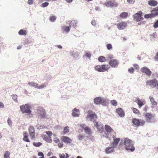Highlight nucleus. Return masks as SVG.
<instances>
[{
	"mask_svg": "<svg viewBox=\"0 0 158 158\" xmlns=\"http://www.w3.org/2000/svg\"><path fill=\"white\" fill-rule=\"evenodd\" d=\"M13 100L15 102L17 101V96L16 94H13L11 96Z\"/></svg>",
	"mask_w": 158,
	"mask_h": 158,
	"instance_id": "obj_43",
	"label": "nucleus"
},
{
	"mask_svg": "<svg viewBox=\"0 0 158 158\" xmlns=\"http://www.w3.org/2000/svg\"><path fill=\"white\" fill-rule=\"evenodd\" d=\"M127 1L129 3H133L135 2L134 0H127Z\"/></svg>",
	"mask_w": 158,
	"mask_h": 158,
	"instance_id": "obj_61",
	"label": "nucleus"
},
{
	"mask_svg": "<svg viewBox=\"0 0 158 158\" xmlns=\"http://www.w3.org/2000/svg\"><path fill=\"white\" fill-rule=\"evenodd\" d=\"M53 140L56 143H58L60 141L59 139L57 137L54 138L53 139Z\"/></svg>",
	"mask_w": 158,
	"mask_h": 158,
	"instance_id": "obj_50",
	"label": "nucleus"
},
{
	"mask_svg": "<svg viewBox=\"0 0 158 158\" xmlns=\"http://www.w3.org/2000/svg\"><path fill=\"white\" fill-rule=\"evenodd\" d=\"M46 133L48 136L50 137L52 136V133L49 131H46Z\"/></svg>",
	"mask_w": 158,
	"mask_h": 158,
	"instance_id": "obj_48",
	"label": "nucleus"
},
{
	"mask_svg": "<svg viewBox=\"0 0 158 158\" xmlns=\"http://www.w3.org/2000/svg\"><path fill=\"white\" fill-rule=\"evenodd\" d=\"M60 158H69V156L68 154L66 153L64 154H60L59 155Z\"/></svg>",
	"mask_w": 158,
	"mask_h": 158,
	"instance_id": "obj_32",
	"label": "nucleus"
},
{
	"mask_svg": "<svg viewBox=\"0 0 158 158\" xmlns=\"http://www.w3.org/2000/svg\"><path fill=\"white\" fill-rule=\"evenodd\" d=\"M142 13L139 12V13H136L134 15V18L135 20L137 21H140L143 20V18L142 17Z\"/></svg>",
	"mask_w": 158,
	"mask_h": 158,
	"instance_id": "obj_9",
	"label": "nucleus"
},
{
	"mask_svg": "<svg viewBox=\"0 0 158 158\" xmlns=\"http://www.w3.org/2000/svg\"><path fill=\"white\" fill-rule=\"evenodd\" d=\"M113 141L112 142V145L113 147H114L117 146L118 143L120 140V138H116L114 135H113L112 137Z\"/></svg>",
	"mask_w": 158,
	"mask_h": 158,
	"instance_id": "obj_17",
	"label": "nucleus"
},
{
	"mask_svg": "<svg viewBox=\"0 0 158 158\" xmlns=\"http://www.w3.org/2000/svg\"><path fill=\"white\" fill-rule=\"evenodd\" d=\"M134 71V69L132 67H131L128 70V72L131 73H133Z\"/></svg>",
	"mask_w": 158,
	"mask_h": 158,
	"instance_id": "obj_47",
	"label": "nucleus"
},
{
	"mask_svg": "<svg viewBox=\"0 0 158 158\" xmlns=\"http://www.w3.org/2000/svg\"><path fill=\"white\" fill-rule=\"evenodd\" d=\"M154 16L157 15H158V6L155 8L153 10H152L151 11Z\"/></svg>",
	"mask_w": 158,
	"mask_h": 158,
	"instance_id": "obj_25",
	"label": "nucleus"
},
{
	"mask_svg": "<svg viewBox=\"0 0 158 158\" xmlns=\"http://www.w3.org/2000/svg\"><path fill=\"white\" fill-rule=\"evenodd\" d=\"M148 3L150 6H155L157 5L158 2L155 0H150L148 1Z\"/></svg>",
	"mask_w": 158,
	"mask_h": 158,
	"instance_id": "obj_23",
	"label": "nucleus"
},
{
	"mask_svg": "<svg viewBox=\"0 0 158 158\" xmlns=\"http://www.w3.org/2000/svg\"><path fill=\"white\" fill-rule=\"evenodd\" d=\"M124 144L126 150H129L131 152H133L135 150V148L133 146V141L128 138L124 139Z\"/></svg>",
	"mask_w": 158,
	"mask_h": 158,
	"instance_id": "obj_1",
	"label": "nucleus"
},
{
	"mask_svg": "<svg viewBox=\"0 0 158 158\" xmlns=\"http://www.w3.org/2000/svg\"><path fill=\"white\" fill-rule=\"evenodd\" d=\"M132 111L135 114H140V113L138 110L135 108H132Z\"/></svg>",
	"mask_w": 158,
	"mask_h": 158,
	"instance_id": "obj_36",
	"label": "nucleus"
},
{
	"mask_svg": "<svg viewBox=\"0 0 158 158\" xmlns=\"http://www.w3.org/2000/svg\"><path fill=\"white\" fill-rule=\"evenodd\" d=\"M158 81L156 79L153 80H149L146 81L147 84L153 86V87H156V85H157Z\"/></svg>",
	"mask_w": 158,
	"mask_h": 158,
	"instance_id": "obj_10",
	"label": "nucleus"
},
{
	"mask_svg": "<svg viewBox=\"0 0 158 158\" xmlns=\"http://www.w3.org/2000/svg\"><path fill=\"white\" fill-rule=\"evenodd\" d=\"M110 103L112 105L114 106H116L117 105V103L116 101L114 100H113L110 101Z\"/></svg>",
	"mask_w": 158,
	"mask_h": 158,
	"instance_id": "obj_42",
	"label": "nucleus"
},
{
	"mask_svg": "<svg viewBox=\"0 0 158 158\" xmlns=\"http://www.w3.org/2000/svg\"><path fill=\"white\" fill-rule=\"evenodd\" d=\"M61 139L66 143H70L72 141V140L71 139L66 136H62Z\"/></svg>",
	"mask_w": 158,
	"mask_h": 158,
	"instance_id": "obj_19",
	"label": "nucleus"
},
{
	"mask_svg": "<svg viewBox=\"0 0 158 158\" xmlns=\"http://www.w3.org/2000/svg\"><path fill=\"white\" fill-rule=\"evenodd\" d=\"M106 99L105 98L100 97H97L94 99V102L96 104H100L106 102Z\"/></svg>",
	"mask_w": 158,
	"mask_h": 158,
	"instance_id": "obj_6",
	"label": "nucleus"
},
{
	"mask_svg": "<svg viewBox=\"0 0 158 158\" xmlns=\"http://www.w3.org/2000/svg\"><path fill=\"white\" fill-rule=\"evenodd\" d=\"M52 154V153L51 152H48V153L47 154V156H51Z\"/></svg>",
	"mask_w": 158,
	"mask_h": 158,
	"instance_id": "obj_64",
	"label": "nucleus"
},
{
	"mask_svg": "<svg viewBox=\"0 0 158 158\" xmlns=\"http://www.w3.org/2000/svg\"><path fill=\"white\" fill-rule=\"evenodd\" d=\"M149 98L150 99V101L151 102V103L152 105H156L157 104V103L154 101V100L152 97L150 96L149 97Z\"/></svg>",
	"mask_w": 158,
	"mask_h": 158,
	"instance_id": "obj_29",
	"label": "nucleus"
},
{
	"mask_svg": "<svg viewBox=\"0 0 158 158\" xmlns=\"http://www.w3.org/2000/svg\"><path fill=\"white\" fill-rule=\"evenodd\" d=\"M117 26L119 30H123L126 28L127 23L126 22H121L118 23Z\"/></svg>",
	"mask_w": 158,
	"mask_h": 158,
	"instance_id": "obj_7",
	"label": "nucleus"
},
{
	"mask_svg": "<svg viewBox=\"0 0 158 158\" xmlns=\"http://www.w3.org/2000/svg\"><path fill=\"white\" fill-rule=\"evenodd\" d=\"M98 60L101 62H103L106 61V58L103 56H100L98 58Z\"/></svg>",
	"mask_w": 158,
	"mask_h": 158,
	"instance_id": "obj_30",
	"label": "nucleus"
},
{
	"mask_svg": "<svg viewBox=\"0 0 158 158\" xmlns=\"http://www.w3.org/2000/svg\"><path fill=\"white\" fill-rule=\"evenodd\" d=\"M128 14L126 12H123L121 13L120 15V17L122 18H126L128 16Z\"/></svg>",
	"mask_w": 158,
	"mask_h": 158,
	"instance_id": "obj_27",
	"label": "nucleus"
},
{
	"mask_svg": "<svg viewBox=\"0 0 158 158\" xmlns=\"http://www.w3.org/2000/svg\"><path fill=\"white\" fill-rule=\"evenodd\" d=\"M145 21H143V22H139V23H138V25H141L142 24H145Z\"/></svg>",
	"mask_w": 158,
	"mask_h": 158,
	"instance_id": "obj_62",
	"label": "nucleus"
},
{
	"mask_svg": "<svg viewBox=\"0 0 158 158\" xmlns=\"http://www.w3.org/2000/svg\"><path fill=\"white\" fill-rule=\"evenodd\" d=\"M7 123L10 126H11L12 123L11 121L10 118H8L7 120Z\"/></svg>",
	"mask_w": 158,
	"mask_h": 158,
	"instance_id": "obj_51",
	"label": "nucleus"
},
{
	"mask_svg": "<svg viewBox=\"0 0 158 158\" xmlns=\"http://www.w3.org/2000/svg\"><path fill=\"white\" fill-rule=\"evenodd\" d=\"M142 73H145L147 75L150 76L152 74V72L150 70L146 67L142 68L141 69Z\"/></svg>",
	"mask_w": 158,
	"mask_h": 158,
	"instance_id": "obj_11",
	"label": "nucleus"
},
{
	"mask_svg": "<svg viewBox=\"0 0 158 158\" xmlns=\"http://www.w3.org/2000/svg\"><path fill=\"white\" fill-rule=\"evenodd\" d=\"M72 115L74 117H78L79 115V110L75 108L73 110Z\"/></svg>",
	"mask_w": 158,
	"mask_h": 158,
	"instance_id": "obj_21",
	"label": "nucleus"
},
{
	"mask_svg": "<svg viewBox=\"0 0 158 158\" xmlns=\"http://www.w3.org/2000/svg\"><path fill=\"white\" fill-rule=\"evenodd\" d=\"M48 5H49V3L48 2H44L42 4V7H46L47 6H48Z\"/></svg>",
	"mask_w": 158,
	"mask_h": 158,
	"instance_id": "obj_49",
	"label": "nucleus"
},
{
	"mask_svg": "<svg viewBox=\"0 0 158 158\" xmlns=\"http://www.w3.org/2000/svg\"><path fill=\"white\" fill-rule=\"evenodd\" d=\"M69 127L68 126H66L64 127L63 132L64 134L68 133L69 132Z\"/></svg>",
	"mask_w": 158,
	"mask_h": 158,
	"instance_id": "obj_35",
	"label": "nucleus"
},
{
	"mask_svg": "<svg viewBox=\"0 0 158 158\" xmlns=\"http://www.w3.org/2000/svg\"><path fill=\"white\" fill-rule=\"evenodd\" d=\"M28 84L31 87H34L38 89H42L46 87V85H44L38 86V85L37 84L33 82L28 83Z\"/></svg>",
	"mask_w": 158,
	"mask_h": 158,
	"instance_id": "obj_14",
	"label": "nucleus"
},
{
	"mask_svg": "<svg viewBox=\"0 0 158 158\" xmlns=\"http://www.w3.org/2000/svg\"><path fill=\"white\" fill-rule=\"evenodd\" d=\"M114 147H107L105 149V152L106 153L108 154L113 152L114 151Z\"/></svg>",
	"mask_w": 158,
	"mask_h": 158,
	"instance_id": "obj_22",
	"label": "nucleus"
},
{
	"mask_svg": "<svg viewBox=\"0 0 158 158\" xmlns=\"http://www.w3.org/2000/svg\"><path fill=\"white\" fill-rule=\"evenodd\" d=\"M106 47L108 49H110L112 48V46L110 44H108L107 45Z\"/></svg>",
	"mask_w": 158,
	"mask_h": 158,
	"instance_id": "obj_54",
	"label": "nucleus"
},
{
	"mask_svg": "<svg viewBox=\"0 0 158 158\" xmlns=\"http://www.w3.org/2000/svg\"><path fill=\"white\" fill-rule=\"evenodd\" d=\"M20 107L21 111L23 113L30 114L31 112V111L30 110L31 107L28 104L22 105L20 106Z\"/></svg>",
	"mask_w": 158,
	"mask_h": 158,
	"instance_id": "obj_3",
	"label": "nucleus"
},
{
	"mask_svg": "<svg viewBox=\"0 0 158 158\" xmlns=\"http://www.w3.org/2000/svg\"><path fill=\"white\" fill-rule=\"evenodd\" d=\"M84 130L85 131L88 133L90 134L91 133L90 128L88 127H85L84 128Z\"/></svg>",
	"mask_w": 158,
	"mask_h": 158,
	"instance_id": "obj_38",
	"label": "nucleus"
},
{
	"mask_svg": "<svg viewBox=\"0 0 158 158\" xmlns=\"http://www.w3.org/2000/svg\"><path fill=\"white\" fill-rule=\"evenodd\" d=\"M39 114H40V116L42 118H44L45 117V110L43 109H41L39 111Z\"/></svg>",
	"mask_w": 158,
	"mask_h": 158,
	"instance_id": "obj_24",
	"label": "nucleus"
},
{
	"mask_svg": "<svg viewBox=\"0 0 158 158\" xmlns=\"http://www.w3.org/2000/svg\"><path fill=\"white\" fill-rule=\"evenodd\" d=\"M38 155L40 157V158H44L43 153L42 152H38Z\"/></svg>",
	"mask_w": 158,
	"mask_h": 158,
	"instance_id": "obj_46",
	"label": "nucleus"
},
{
	"mask_svg": "<svg viewBox=\"0 0 158 158\" xmlns=\"http://www.w3.org/2000/svg\"><path fill=\"white\" fill-rule=\"evenodd\" d=\"M4 107V104L1 102H0V108H3Z\"/></svg>",
	"mask_w": 158,
	"mask_h": 158,
	"instance_id": "obj_57",
	"label": "nucleus"
},
{
	"mask_svg": "<svg viewBox=\"0 0 158 158\" xmlns=\"http://www.w3.org/2000/svg\"><path fill=\"white\" fill-rule=\"evenodd\" d=\"M133 65L135 69H139V65L137 64H133Z\"/></svg>",
	"mask_w": 158,
	"mask_h": 158,
	"instance_id": "obj_53",
	"label": "nucleus"
},
{
	"mask_svg": "<svg viewBox=\"0 0 158 158\" xmlns=\"http://www.w3.org/2000/svg\"><path fill=\"white\" fill-rule=\"evenodd\" d=\"M144 116L146 118V121L147 122H151L152 121L154 117V115L149 113H144Z\"/></svg>",
	"mask_w": 158,
	"mask_h": 158,
	"instance_id": "obj_5",
	"label": "nucleus"
},
{
	"mask_svg": "<svg viewBox=\"0 0 158 158\" xmlns=\"http://www.w3.org/2000/svg\"><path fill=\"white\" fill-rule=\"evenodd\" d=\"M132 122L133 123L132 125L135 127L143 126L145 123V122L144 120L136 118L132 119Z\"/></svg>",
	"mask_w": 158,
	"mask_h": 158,
	"instance_id": "obj_4",
	"label": "nucleus"
},
{
	"mask_svg": "<svg viewBox=\"0 0 158 158\" xmlns=\"http://www.w3.org/2000/svg\"><path fill=\"white\" fill-rule=\"evenodd\" d=\"M104 4L107 7H117L118 6L117 3L113 1H108L104 3Z\"/></svg>",
	"mask_w": 158,
	"mask_h": 158,
	"instance_id": "obj_8",
	"label": "nucleus"
},
{
	"mask_svg": "<svg viewBox=\"0 0 158 158\" xmlns=\"http://www.w3.org/2000/svg\"><path fill=\"white\" fill-rule=\"evenodd\" d=\"M109 66L107 64H102L101 65H98L95 66V70L99 72H104L107 71L110 69Z\"/></svg>",
	"mask_w": 158,
	"mask_h": 158,
	"instance_id": "obj_2",
	"label": "nucleus"
},
{
	"mask_svg": "<svg viewBox=\"0 0 158 158\" xmlns=\"http://www.w3.org/2000/svg\"><path fill=\"white\" fill-rule=\"evenodd\" d=\"M135 102L138 104L139 108H140L145 103L144 100H141L139 98H137L135 100Z\"/></svg>",
	"mask_w": 158,
	"mask_h": 158,
	"instance_id": "obj_15",
	"label": "nucleus"
},
{
	"mask_svg": "<svg viewBox=\"0 0 158 158\" xmlns=\"http://www.w3.org/2000/svg\"><path fill=\"white\" fill-rule=\"evenodd\" d=\"M91 24L94 26H95L96 25V21L95 20H92L91 22Z\"/></svg>",
	"mask_w": 158,
	"mask_h": 158,
	"instance_id": "obj_59",
	"label": "nucleus"
},
{
	"mask_svg": "<svg viewBox=\"0 0 158 158\" xmlns=\"http://www.w3.org/2000/svg\"><path fill=\"white\" fill-rule=\"evenodd\" d=\"M23 140L26 142H30V140L28 139V135L27 131L24 132L23 133Z\"/></svg>",
	"mask_w": 158,
	"mask_h": 158,
	"instance_id": "obj_20",
	"label": "nucleus"
},
{
	"mask_svg": "<svg viewBox=\"0 0 158 158\" xmlns=\"http://www.w3.org/2000/svg\"><path fill=\"white\" fill-rule=\"evenodd\" d=\"M87 117L90 118L91 120L92 119H96L97 118V115L95 113H92L91 110L88 111Z\"/></svg>",
	"mask_w": 158,
	"mask_h": 158,
	"instance_id": "obj_16",
	"label": "nucleus"
},
{
	"mask_svg": "<svg viewBox=\"0 0 158 158\" xmlns=\"http://www.w3.org/2000/svg\"><path fill=\"white\" fill-rule=\"evenodd\" d=\"M63 142H60L58 144V146L60 148H62L63 146Z\"/></svg>",
	"mask_w": 158,
	"mask_h": 158,
	"instance_id": "obj_52",
	"label": "nucleus"
},
{
	"mask_svg": "<svg viewBox=\"0 0 158 158\" xmlns=\"http://www.w3.org/2000/svg\"><path fill=\"white\" fill-rule=\"evenodd\" d=\"M154 58L156 60L158 61V52L156 53Z\"/></svg>",
	"mask_w": 158,
	"mask_h": 158,
	"instance_id": "obj_58",
	"label": "nucleus"
},
{
	"mask_svg": "<svg viewBox=\"0 0 158 158\" xmlns=\"http://www.w3.org/2000/svg\"><path fill=\"white\" fill-rule=\"evenodd\" d=\"M30 134L31 139H34L35 138V132L30 133Z\"/></svg>",
	"mask_w": 158,
	"mask_h": 158,
	"instance_id": "obj_45",
	"label": "nucleus"
},
{
	"mask_svg": "<svg viewBox=\"0 0 158 158\" xmlns=\"http://www.w3.org/2000/svg\"><path fill=\"white\" fill-rule=\"evenodd\" d=\"M113 58V56L112 55H109L108 56V57H107V59L108 60H112Z\"/></svg>",
	"mask_w": 158,
	"mask_h": 158,
	"instance_id": "obj_55",
	"label": "nucleus"
},
{
	"mask_svg": "<svg viewBox=\"0 0 158 158\" xmlns=\"http://www.w3.org/2000/svg\"><path fill=\"white\" fill-rule=\"evenodd\" d=\"M109 64L112 67H115L118 64V62L116 59H112L110 60L109 63Z\"/></svg>",
	"mask_w": 158,
	"mask_h": 158,
	"instance_id": "obj_12",
	"label": "nucleus"
},
{
	"mask_svg": "<svg viewBox=\"0 0 158 158\" xmlns=\"http://www.w3.org/2000/svg\"><path fill=\"white\" fill-rule=\"evenodd\" d=\"M153 27L155 29H156L158 27V19L154 23Z\"/></svg>",
	"mask_w": 158,
	"mask_h": 158,
	"instance_id": "obj_44",
	"label": "nucleus"
},
{
	"mask_svg": "<svg viewBox=\"0 0 158 158\" xmlns=\"http://www.w3.org/2000/svg\"><path fill=\"white\" fill-rule=\"evenodd\" d=\"M83 136L81 135H80L78 136V138L80 140H81L83 138Z\"/></svg>",
	"mask_w": 158,
	"mask_h": 158,
	"instance_id": "obj_63",
	"label": "nucleus"
},
{
	"mask_svg": "<svg viewBox=\"0 0 158 158\" xmlns=\"http://www.w3.org/2000/svg\"><path fill=\"white\" fill-rule=\"evenodd\" d=\"M49 19L51 21L53 22L56 20V16H52L49 17Z\"/></svg>",
	"mask_w": 158,
	"mask_h": 158,
	"instance_id": "obj_40",
	"label": "nucleus"
},
{
	"mask_svg": "<svg viewBox=\"0 0 158 158\" xmlns=\"http://www.w3.org/2000/svg\"><path fill=\"white\" fill-rule=\"evenodd\" d=\"M85 55L87 57L90 58L91 56V54L90 53H86Z\"/></svg>",
	"mask_w": 158,
	"mask_h": 158,
	"instance_id": "obj_56",
	"label": "nucleus"
},
{
	"mask_svg": "<svg viewBox=\"0 0 158 158\" xmlns=\"http://www.w3.org/2000/svg\"><path fill=\"white\" fill-rule=\"evenodd\" d=\"M116 112L121 117H123L125 115L123 110L121 108L117 109L116 110Z\"/></svg>",
	"mask_w": 158,
	"mask_h": 158,
	"instance_id": "obj_18",
	"label": "nucleus"
},
{
	"mask_svg": "<svg viewBox=\"0 0 158 158\" xmlns=\"http://www.w3.org/2000/svg\"><path fill=\"white\" fill-rule=\"evenodd\" d=\"M105 130L106 132H110L113 131V129L109 125H105Z\"/></svg>",
	"mask_w": 158,
	"mask_h": 158,
	"instance_id": "obj_26",
	"label": "nucleus"
},
{
	"mask_svg": "<svg viewBox=\"0 0 158 158\" xmlns=\"http://www.w3.org/2000/svg\"><path fill=\"white\" fill-rule=\"evenodd\" d=\"M71 26L68 27H63L62 28L63 30L66 31L67 33L69 32Z\"/></svg>",
	"mask_w": 158,
	"mask_h": 158,
	"instance_id": "obj_31",
	"label": "nucleus"
},
{
	"mask_svg": "<svg viewBox=\"0 0 158 158\" xmlns=\"http://www.w3.org/2000/svg\"><path fill=\"white\" fill-rule=\"evenodd\" d=\"M94 123L95 126L97 128L99 131L102 132L103 131V128L102 124L99 123L96 121H94Z\"/></svg>",
	"mask_w": 158,
	"mask_h": 158,
	"instance_id": "obj_13",
	"label": "nucleus"
},
{
	"mask_svg": "<svg viewBox=\"0 0 158 158\" xmlns=\"http://www.w3.org/2000/svg\"><path fill=\"white\" fill-rule=\"evenodd\" d=\"M10 153L8 151L5 152L4 156V158H10Z\"/></svg>",
	"mask_w": 158,
	"mask_h": 158,
	"instance_id": "obj_34",
	"label": "nucleus"
},
{
	"mask_svg": "<svg viewBox=\"0 0 158 158\" xmlns=\"http://www.w3.org/2000/svg\"><path fill=\"white\" fill-rule=\"evenodd\" d=\"M30 133L35 132V129L33 127L30 126L29 129Z\"/></svg>",
	"mask_w": 158,
	"mask_h": 158,
	"instance_id": "obj_41",
	"label": "nucleus"
},
{
	"mask_svg": "<svg viewBox=\"0 0 158 158\" xmlns=\"http://www.w3.org/2000/svg\"><path fill=\"white\" fill-rule=\"evenodd\" d=\"M27 3L29 5H32L33 3V1L32 0H28Z\"/></svg>",
	"mask_w": 158,
	"mask_h": 158,
	"instance_id": "obj_60",
	"label": "nucleus"
},
{
	"mask_svg": "<svg viewBox=\"0 0 158 158\" xmlns=\"http://www.w3.org/2000/svg\"><path fill=\"white\" fill-rule=\"evenodd\" d=\"M42 137L47 142H50L52 141L50 137H47L46 135H44Z\"/></svg>",
	"mask_w": 158,
	"mask_h": 158,
	"instance_id": "obj_28",
	"label": "nucleus"
},
{
	"mask_svg": "<svg viewBox=\"0 0 158 158\" xmlns=\"http://www.w3.org/2000/svg\"><path fill=\"white\" fill-rule=\"evenodd\" d=\"M26 30H24L22 29L20 30L19 32V35H25L26 34Z\"/></svg>",
	"mask_w": 158,
	"mask_h": 158,
	"instance_id": "obj_33",
	"label": "nucleus"
},
{
	"mask_svg": "<svg viewBox=\"0 0 158 158\" xmlns=\"http://www.w3.org/2000/svg\"><path fill=\"white\" fill-rule=\"evenodd\" d=\"M144 17L145 18L148 19L149 18H152L154 17L152 13H151V14H146Z\"/></svg>",
	"mask_w": 158,
	"mask_h": 158,
	"instance_id": "obj_37",
	"label": "nucleus"
},
{
	"mask_svg": "<svg viewBox=\"0 0 158 158\" xmlns=\"http://www.w3.org/2000/svg\"><path fill=\"white\" fill-rule=\"evenodd\" d=\"M33 145L36 147H39L42 145V143L40 142H33Z\"/></svg>",
	"mask_w": 158,
	"mask_h": 158,
	"instance_id": "obj_39",
	"label": "nucleus"
}]
</instances>
